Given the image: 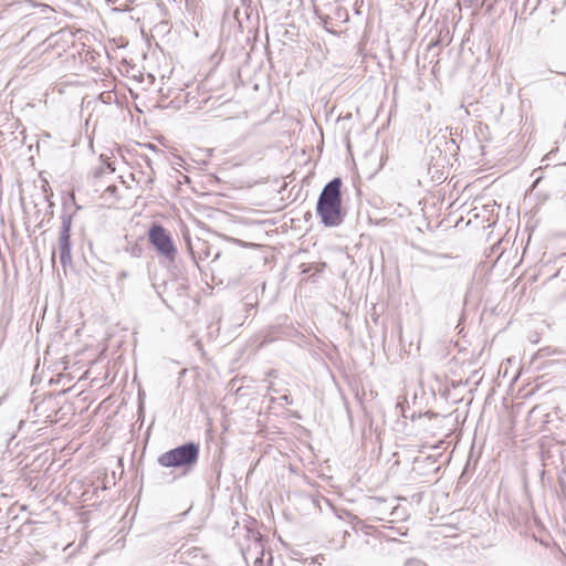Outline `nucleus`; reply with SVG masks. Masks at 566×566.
Instances as JSON below:
<instances>
[{
    "label": "nucleus",
    "mask_w": 566,
    "mask_h": 566,
    "mask_svg": "<svg viewBox=\"0 0 566 566\" xmlns=\"http://www.w3.org/2000/svg\"><path fill=\"white\" fill-rule=\"evenodd\" d=\"M342 180L334 178L323 188L316 205V213L321 222L327 228H335L343 223L345 213L342 209Z\"/></svg>",
    "instance_id": "nucleus-1"
},
{
    "label": "nucleus",
    "mask_w": 566,
    "mask_h": 566,
    "mask_svg": "<svg viewBox=\"0 0 566 566\" xmlns=\"http://www.w3.org/2000/svg\"><path fill=\"white\" fill-rule=\"evenodd\" d=\"M198 458L199 444L188 442L160 454L158 463L165 468H187L196 464Z\"/></svg>",
    "instance_id": "nucleus-2"
},
{
    "label": "nucleus",
    "mask_w": 566,
    "mask_h": 566,
    "mask_svg": "<svg viewBox=\"0 0 566 566\" xmlns=\"http://www.w3.org/2000/svg\"><path fill=\"white\" fill-rule=\"evenodd\" d=\"M148 239L160 256H164L170 262L175 261L177 248L168 230L161 224L154 223L148 231Z\"/></svg>",
    "instance_id": "nucleus-3"
},
{
    "label": "nucleus",
    "mask_w": 566,
    "mask_h": 566,
    "mask_svg": "<svg viewBox=\"0 0 566 566\" xmlns=\"http://www.w3.org/2000/svg\"><path fill=\"white\" fill-rule=\"evenodd\" d=\"M71 227H72V216L66 214V213L62 214L61 229H60V234H59V240H57V248H59V252H60V262L64 269L72 264Z\"/></svg>",
    "instance_id": "nucleus-4"
},
{
    "label": "nucleus",
    "mask_w": 566,
    "mask_h": 566,
    "mask_svg": "<svg viewBox=\"0 0 566 566\" xmlns=\"http://www.w3.org/2000/svg\"><path fill=\"white\" fill-rule=\"evenodd\" d=\"M254 549H255V554H256V556L254 558V564L256 565L258 563H262L263 547H262L261 543L255 542Z\"/></svg>",
    "instance_id": "nucleus-5"
},
{
    "label": "nucleus",
    "mask_w": 566,
    "mask_h": 566,
    "mask_svg": "<svg viewBox=\"0 0 566 566\" xmlns=\"http://www.w3.org/2000/svg\"><path fill=\"white\" fill-rule=\"evenodd\" d=\"M408 566H426L422 562L417 559H410L407 562Z\"/></svg>",
    "instance_id": "nucleus-6"
},
{
    "label": "nucleus",
    "mask_w": 566,
    "mask_h": 566,
    "mask_svg": "<svg viewBox=\"0 0 566 566\" xmlns=\"http://www.w3.org/2000/svg\"><path fill=\"white\" fill-rule=\"evenodd\" d=\"M243 557L247 562H249L250 558H252V549L251 548H248L247 552L243 553Z\"/></svg>",
    "instance_id": "nucleus-7"
},
{
    "label": "nucleus",
    "mask_w": 566,
    "mask_h": 566,
    "mask_svg": "<svg viewBox=\"0 0 566 566\" xmlns=\"http://www.w3.org/2000/svg\"><path fill=\"white\" fill-rule=\"evenodd\" d=\"M127 276H128V273L126 271H122L118 273L117 279L119 281H122V280L126 279Z\"/></svg>",
    "instance_id": "nucleus-8"
},
{
    "label": "nucleus",
    "mask_w": 566,
    "mask_h": 566,
    "mask_svg": "<svg viewBox=\"0 0 566 566\" xmlns=\"http://www.w3.org/2000/svg\"><path fill=\"white\" fill-rule=\"evenodd\" d=\"M115 10H119V11H128L130 10V8L125 3V4H122L120 3V7L118 8H115Z\"/></svg>",
    "instance_id": "nucleus-9"
},
{
    "label": "nucleus",
    "mask_w": 566,
    "mask_h": 566,
    "mask_svg": "<svg viewBox=\"0 0 566 566\" xmlns=\"http://www.w3.org/2000/svg\"><path fill=\"white\" fill-rule=\"evenodd\" d=\"M139 252H140L139 248H134L132 253H133V255L138 256Z\"/></svg>",
    "instance_id": "nucleus-10"
},
{
    "label": "nucleus",
    "mask_w": 566,
    "mask_h": 566,
    "mask_svg": "<svg viewBox=\"0 0 566 566\" xmlns=\"http://www.w3.org/2000/svg\"><path fill=\"white\" fill-rule=\"evenodd\" d=\"M108 3H112V4H115V3H118L119 0H106Z\"/></svg>",
    "instance_id": "nucleus-11"
},
{
    "label": "nucleus",
    "mask_w": 566,
    "mask_h": 566,
    "mask_svg": "<svg viewBox=\"0 0 566 566\" xmlns=\"http://www.w3.org/2000/svg\"><path fill=\"white\" fill-rule=\"evenodd\" d=\"M54 258H55V252H53L52 254V261L54 262Z\"/></svg>",
    "instance_id": "nucleus-12"
},
{
    "label": "nucleus",
    "mask_w": 566,
    "mask_h": 566,
    "mask_svg": "<svg viewBox=\"0 0 566 566\" xmlns=\"http://www.w3.org/2000/svg\"><path fill=\"white\" fill-rule=\"evenodd\" d=\"M563 199H564V201L566 202V193L564 195Z\"/></svg>",
    "instance_id": "nucleus-13"
}]
</instances>
